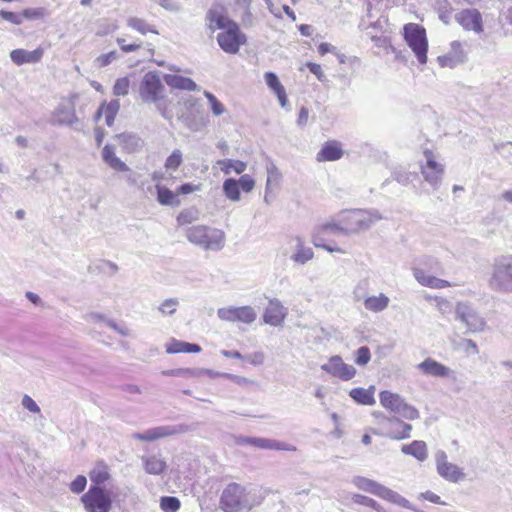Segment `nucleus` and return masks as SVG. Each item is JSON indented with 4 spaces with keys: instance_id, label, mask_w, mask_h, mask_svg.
<instances>
[{
    "instance_id": "nucleus-40",
    "label": "nucleus",
    "mask_w": 512,
    "mask_h": 512,
    "mask_svg": "<svg viewBox=\"0 0 512 512\" xmlns=\"http://www.w3.org/2000/svg\"><path fill=\"white\" fill-rule=\"evenodd\" d=\"M222 190L227 199L232 202H239L241 200V193L239 184L234 178H227L222 185Z\"/></svg>"
},
{
    "instance_id": "nucleus-12",
    "label": "nucleus",
    "mask_w": 512,
    "mask_h": 512,
    "mask_svg": "<svg viewBox=\"0 0 512 512\" xmlns=\"http://www.w3.org/2000/svg\"><path fill=\"white\" fill-rule=\"evenodd\" d=\"M217 316L222 321L240 322L250 325L255 322L257 313L252 306H227L217 310Z\"/></svg>"
},
{
    "instance_id": "nucleus-57",
    "label": "nucleus",
    "mask_w": 512,
    "mask_h": 512,
    "mask_svg": "<svg viewBox=\"0 0 512 512\" xmlns=\"http://www.w3.org/2000/svg\"><path fill=\"white\" fill-rule=\"evenodd\" d=\"M0 18L15 25H21L23 23L22 13L17 14L6 10H0Z\"/></svg>"
},
{
    "instance_id": "nucleus-21",
    "label": "nucleus",
    "mask_w": 512,
    "mask_h": 512,
    "mask_svg": "<svg viewBox=\"0 0 512 512\" xmlns=\"http://www.w3.org/2000/svg\"><path fill=\"white\" fill-rule=\"evenodd\" d=\"M457 22L465 29L480 33L482 28V17L476 9H466L456 16Z\"/></svg>"
},
{
    "instance_id": "nucleus-36",
    "label": "nucleus",
    "mask_w": 512,
    "mask_h": 512,
    "mask_svg": "<svg viewBox=\"0 0 512 512\" xmlns=\"http://www.w3.org/2000/svg\"><path fill=\"white\" fill-rule=\"evenodd\" d=\"M120 109V103L118 100H111L107 104H103L99 107L96 113V119H98L102 114L105 116V122L108 126H112L115 120L116 115L118 114Z\"/></svg>"
},
{
    "instance_id": "nucleus-8",
    "label": "nucleus",
    "mask_w": 512,
    "mask_h": 512,
    "mask_svg": "<svg viewBox=\"0 0 512 512\" xmlns=\"http://www.w3.org/2000/svg\"><path fill=\"white\" fill-rule=\"evenodd\" d=\"M404 38L408 46L415 53L421 64L427 62L428 42L426 31L423 27L415 23H408L404 26Z\"/></svg>"
},
{
    "instance_id": "nucleus-1",
    "label": "nucleus",
    "mask_w": 512,
    "mask_h": 512,
    "mask_svg": "<svg viewBox=\"0 0 512 512\" xmlns=\"http://www.w3.org/2000/svg\"><path fill=\"white\" fill-rule=\"evenodd\" d=\"M382 219L376 209H352L338 214L337 221L323 225V230H330L336 234L351 235L368 230L374 223Z\"/></svg>"
},
{
    "instance_id": "nucleus-35",
    "label": "nucleus",
    "mask_w": 512,
    "mask_h": 512,
    "mask_svg": "<svg viewBox=\"0 0 512 512\" xmlns=\"http://www.w3.org/2000/svg\"><path fill=\"white\" fill-rule=\"evenodd\" d=\"M201 351V347L198 344L188 343L176 339H172L166 345V352L169 354L175 353H199Z\"/></svg>"
},
{
    "instance_id": "nucleus-42",
    "label": "nucleus",
    "mask_w": 512,
    "mask_h": 512,
    "mask_svg": "<svg viewBox=\"0 0 512 512\" xmlns=\"http://www.w3.org/2000/svg\"><path fill=\"white\" fill-rule=\"evenodd\" d=\"M266 171H267V180H266L265 188H266V193H270V191L272 190V188L274 186L279 185L281 178H282V174L273 162H269L266 165Z\"/></svg>"
},
{
    "instance_id": "nucleus-51",
    "label": "nucleus",
    "mask_w": 512,
    "mask_h": 512,
    "mask_svg": "<svg viewBox=\"0 0 512 512\" xmlns=\"http://www.w3.org/2000/svg\"><path fill=\"white\" fill-rule=\"evenodd\" d=\"M371 359V352L367 346H361L355 351V363L359 366H365Z\"/></svg>"
},
{
    "instance_id": "nucleus-56",
    "label": "nucleus",
    "mask_w": 512,
    "mask_h": 512,
    "mask_svg": "<svg viewBox=\"0 0 512 512\" xmlns=\"http://www.w3.org/2000/svg\"><path fill=\"white\" fill-rule=\"evenodd\" d=\"M87 485V479L83 475L77 476L70 484V490L75 493L79 494L84 491L85 487Z\"/></svg>"
},
{
    "instance_id": "nucleus-11",
    "label": "nucleus",
    "mask_w": 512,
    "mask_h": 512,
    "mask_svg": "<svg viewBox=\"0 0 512 512\" xmlns=\"http://www.w3.org/2000/svg\"><path fill=\"white\" fill-rule=\"evenodd\" d=\"M247 41L246 35L240 30L238 24L232 25L217 35V42L220 48L228 54H237L240 47Z\"/></svg>"
},
{
    "instance_id": "nucleus-27",
    "label": "nucleus",
    "mask_w": 512,
    "mask_h": 512,
    "mask_svg": "<svg viewBox=\"0 0 512 512\" xmlns=\"http://www.w3.org/2000/svg\"><path fill=\"white\" fill-rule=\"evenodd\" d=\"M413 276L417 282L422 285L433 289H442L452 286L450 282L427 274L421 268H413Z\"/></svg>"
},
{
    "instance_id": "nucleus-25",
    "label": "nucleus",
    "mask_w": 512,
    "mask_h": 512,
    "mask_svg": "<svg viewBox=\"0 0 512 512\" xmlns=\"http://www.w3.org/2000/svg\"><path fill=\"white\" fill-rule=\"evenodd\" d=\"M102 160L111 169L117 172H130V167L116 155V148L113 145L107 144L103 147L101 152Z\"/></svg>"
},
{
    "instance_id": "nucleus-34",
    "label": "nucleus",
    "mask_w": 512,
    "mask_h": 512,
    "mask_svg": "<svg viewBox=\"0 0 512 512\" xmlns=\"http://www.w3.org/2000/svg\"><path fill=\"white\" fill-rule=\"evenodd\" d=\"M264 78L268 87L277 95L280 105L285 107L287 102L286 92L277 75L273 72H266Z\"/></svg>"
},
{
    "instance_id": "nucleus-39",
    "label": "nucleus",
    "mask_w": 512,
    "mask_h": 512,
    "mask_svg": "<svg viewBox=\"0 0 512 512\" xmlns=\"http://www.w3.org/2000/svg\"><path fill=\"white\" fill-rule=\"evenodd\" d=\"M217 164L220 166L225 175H229L232 171L239 175L242 174L247 168V164L245 162L234 159L218 160Z\"/></svg>"
},
{
    "instance_id": "nucleus-41",
    "label": "nucleus",
    "mask_w": 512,
    "mask_h": 512,
    "mask_svg": "<svg viewBox=\"0 0 512 512\" xmlns=\"http://www.w3.org/2000/svg\"><path fill=\"white\" fill-rule=\"evenodd\" d=\"M157 200L161 205L177 206L179 200L177 199V193L172 192L170 189L163 187L159 184L156 185Z\"/></svg>"
},
{
    "instance_id": "nucleus-5",
    "label": "nucleus",
    "mask_w": 512,
    "mask_h": 512,
    "mask_svg": "<svg viewBox=\"0 0 512 512\" xmlns=\"http://www.w3.org/2000/svg\"><path fill=\"white\" fill-rule=\"evenodd\" d=\"M185 234L191 243L205 250L219 251L225 244V234L222 230L205 225L188 227Z\"/></svg>"
},
{
    "instance_id": "nucleus-53",
    "label": "nucleus",
    "mask_w": 512,
    "mask_h": 512,
    "mask_svg": "<svg viewBox=\"0 0 512 512\" xmlns=\"http://www.w3.org/2000/svg\"><path fill=\"white\" fill-rule=\"evenodd\" d=\"M239 188L245 193H250L255 187V180L249 174L242 175L238 180Z\"/></svg>"
},
{
    "instance_id": "nucleus-64",
    "label": "nucleus",
    "mask_w": 512,
    "mask_h": 512,
    "mask_svg": "<svg viewBox=\"0 0 512 512\" xmlns=\"http://www.w3.org/2000/svg\"><path fill=\"white\" fill-rule=\"evenodd\" d=\"M222 374H225V372H217L211 369H204V368H195V377H201L203 375H207L210 378H216V377H223Z\"/></svg>"
},
{
    "instance_id": "nucleus-49",
    "label": "nucleus",
    "mask_w": 512,
    "mask_h": 512,
    "mask_svg": "<svg viewBox=\"0 0 512 512\" xmlns=\"http://www.w3.org/2000/svg\"><path fill=\"white\" fill-rule=\"evenodd\" d=\"M179 301L176 298H169L164 300L159 306L158 310L162 315H173L176 312Z\"/></svg>"
},
{
    "instance_id": "nucleus-46",
    "label": "nucleus",
    "mask_w": 512,
    "mask_h": 512,
    "mask_svg": "<svg viewBox=\"0 0 512 512\" xmlns=\"http://www.w3.org/2000/svg\"><path fill=\"white\" fill-rule=\"evenodd\" d=\"M48 11L44 7L27 8L22 11V20H40L48 16Z\"/></svg>"
},
{
    "instance_id": "nucleus-22",
    "label": "nucleus",
    "mask_w": 512,
    "mask_h": 512,
    "mask_svg": "<svg viewBox=\"0 0 512 512\" xmlns=\"http://www.w3.org/2000/svg\"><path fill=\"white\" fill-rule=\"evenodd\" d=\"M416 367L424 375L432 377L448 378L453 373V371L449 367L441 364L440 362L432 358H426Z\"/></svg>"
},
{
    "instance_id": "nucleus-15",
    "label": "nucleus",
    "mask_w": 512,
    "mask_h": 512,
    "mask_svg": "<svg viewBox=\"0 0 512 512\" xmlns=\"http://www.w3.org/2000/svg\"><path fill=\"white\" fill-rule=\"evenodd\" d=\"M382 435L396 440L410 437L412 426L396 417H383L381 422Z\"/></svg>"
},
{
    "instance_id": "nucleus-10",
    "label": "nucleus",
    "mask_w": 512,
    "mask_h": 512,
    "mask_svg": "<svg viewBox=\"0 0 512 512\" xmlns=\"http://www.w3.org/2000/svg\"><path fill=\"white\" fill-rule=\"evenodd\" d=\"M164 85L157 72L146 73L139 85V95L143 102L158 103L163 98Z\"/></svg>"
},
{
    "instance_id": "nucleus-7",
    "label": "nucleus",
    "mask_w": 512,
    "mask_h": 512,
    "mask_svg": "<svg viewBox=\"0 0 512 512\" xmlns=\"http://www.w3.org/2000/svg\"><path fill=\"white\" fill-rule=\"evenodd\" d=\"M195 430V424L163 425L150 428L144 432L133 433L132 438L139 441L153 442L162 438L181 435Z\"/></svg>"
},
{
    "instance_id": "nucleus-4",
    "label": "nucleus",
    "mask_w": 512,
    "mask_h": 512,
    "mask_svg": "<svg viewBox=\"0 0 512 512\" xmlns=\"http://www.w3.org/2000/svg\"><path fill=\"white\" fill-rule=\"evenodd\" d=\"M488 287L497 293L512 294V254L500 255L494 259Z\"/></svg>"
},
{
    "instance_id": "nucleus-24",
    "label": "nucleus",
    "mask_w": 512,
    "mask_h": 512,
    "mask_svg": "<svg viewBox=\"0 0 512 512\" xmlns=\"http://www.w3.org/2000/svg\"><path fill=\"white\" fill-rule=\"evenodd\" d=\"M437 61L441 67L450 68L463 63L465 61V53L462 49L461 43L458 41H453L451 43V50L447 54L439 56Z\"/></svg>"
},
{
    "instance_id": "nucleus-43",
    "label": "nucleus",
    "mask_w": 512,
    "mask_h": 512,
    "mask_svg": "<svg viewBox=\"0 0 512 512\" xmlns=\"http://www.w3.org/2000/svg\"><path fill=\"white\" fill-rule=\"evenodd\" d=\"M127 24H128L129 27H131L132 29L140 32L141 34H146L148 32H152V33H155V34L158 33L145 20L137 18V17L129 18Z\"/></svg>"
},
{
    "instance_id": "nucleus-18",
    "label": "nucleus",
    "mask_w": 512,
    "mask_h": 512,
    "mask_svg": "<svg viewBox=\"0 0 512 512\" xmlns=\"http://www.w3.org/2000/svg\"><path fill=\"white\" fill-rule=\"evenodd\" d=\"M205 20L211 33H214L217 29L224 31L237 24L227 16L222 6L211 7L206 13Z\"/></svg>"
},
{
    "instance_id": "nucleus-50",
    "label": "nucleus",
    "mask_w": 512,
    "mask_h": 512,
    "mask_svg": "<svg viewBox=\"0 0 512 512\" xmlns=\"http://www.w3.org/2000/svg\"><path fill=\"white\" fill-rule=\"evenodd\" d=\"M119 57V54L116 51H110L109 53L102 54L98 56L94 60V65L97 68H103L111 64L113 61L117 60Z\"/></svg>"
},
{
    "instance_id": "nucleus-55",
    "label": "nucleus",
    "mask_w": 512,
    "mask_h": 512,
    "mask_svg": "<svg viewBox=\"0 0 512 512\" xmlns=\"http://www.w3.org/2000/svg\"><path fill=\"white\" fill-rule=\"evenodd\" d=\"M163 374L167 375V376L192 378V377H195V369H189V368L171 369V370L163 371Z\"/></svg>"
},
{
    "instance_id": "nucleus-17",
    "label": "nucleus",
    "mask_w": 512,
    "mask_h": 512,
    "mask_svg": "<svg viewBox=\"0 0 512 512\" xmlns=\"http://www.w3.org/2000/svg\"><path fill=\"white\" fill-rule=\"evenodd\" d=\"M321 369L343 381H349L356 375V369L352 365L344 363L340 356H332L327 363L321 366Z\"/></svg>"
},
{
    "instance_id": "nucleus-30",
    "label": "nucleus",
    "mask_w": 512,
    "mask_h": 512,
    "mask_svg": "<svg viewBox=\"0 0 512 512\" xmlns=\"http://www.w3.org/2000/svg\"><path fill=\"white\" fill-rule=\"evenodd\" d=\"M165 82L168 86L179 89V90H187V91H199L200 87L188 77H183L180 75H165Z\"/></svg>"
},
{
    "instance_id": "nucleus-33",
    "label": "nucleus",
    "mask_w": 512,
    "mask_h": 512,
    "mask_svg": "<svg viewBox=\"0 0 512 512\" xmlns=\"http://www.w3.org/2000/svg\"><path fill=\"white\" fill-rule=\"evenodd\" d=\"M375 386L369 388H354L349 392V396L357 403L362 405H373L375 404Z\"/></svg>"
},
{
    "instance_id": "nucleus-44",
    "label": "nucleus",
    "mask_w": 512,
    "mask_h": 512,
    "mask_svg": "<svg viewBox=\"0 0 512 512\" xmlns=\"http://www.w3.org/2000/svg\"><path fill=\"white\" fill-rule=\"evenodd\" d=\"M352 501L356 504L370 507V508L376 510L377 512H385L384 508L379 503H377L374 499L367 497L365 495L353 494Z\"/></svg>"
},
{
    "instance_id": "nucleus-13",
    "label": "nucleus",
    "mask_w": 512,
    "mask_h": 512,
    "mask_svg": "<svg viewBox=\"0 0 512 512\" xmlns=\"http://www.w3.org/2000/svg\"><path fill=\"white\" fill-rule=\"evenodd\" d=\"M456 319L465 324L469 332L476 333L484 330L486 322L468 303L459 302L455 308Z\"/></svg>"
},
{
    "instance_id": "nucleus-31",
    "label": "nucleus",
    "mask_w": 512,
    "mask_h": 512,
    "mask_svg": "<svg viewBox=\"0 0 512 512\" xmlns=\"http://www.w3.org/2000/svg\"><path fill=\"white\" fill-rule=\"evenodd\" d=\"M115 139L118 140L123 150L128 153H134L141 149L143 142L140 137L132 133H121L115 135Z\"/></svg>"
},
{
    "instance_id": "nucleus-48",
    "label": "nucleus",
    "mask_w": 512,
    "mask_h": 512,
    "mask_svg": "<svg viewBox=\"0 0 512 512\" xmlns=\"http://www.w3.org/2000/svg\"><path fill=\"white\" fill-rule=\"evenodd\" d=\"M160 507L164 512H176L180 508V501L176 497L165 496L161 498Z\"/></svg>"
},
{
    "instance_id": "nucleus-23",
    "label": "nucleus",
    "mask_w": 512,
    "mask_h": 512,
    "mask_svg": "<svg viewBox=\"0 0 512 512\" xmlns=\"http://www.w3.org/2000/svg\"><path fill=\"white\" fill-rule=\"evenodd\" d=\"M44 54V50L41 47L36 48L33 51L25 49H14L10 52V58L12 62L18 66L23 64L38 63Z\"/></svg>"
},
{
    "instance_id": "nucleus-58",
    "label": "nucleus",
    "mask_w": 512,
    "mask_h": 512,
    "mask_svg": "<svg viewBox=\"0 0 512 512\" xmlns=\"http://www.w3.org/2000/svg\"><path fill=\"white\" fill-rule=\"evenodd\" d=\"M222 375H223V378L231 380L236 385L241 386V387H247V386H249V385L254 383L253 380H251L249 378H246V377H243V376L234 375V374H230V373H225V374H222Z\"/></svg>"
},
{
    "instance_id": "nucleus-26",
    "label": "nucleus",
    "mask_w": 512,
    "mask_h": 512,
    "mask_svg": "<svg viewBox=\"0 0 512 512\" xmlns=\"http://www.w3.org/2000/svg\"><path fill=\"white\" fill-rule=\"evenodd\" d=\"M291 244L295 248V253L291 255V259L298 264L304 265L314 257L313 250L304 245L301 237L295 236L290 239Z\"/></svg>"
},
{
    "instance_id": "nucleus-60",
    "label": "nucleus",
    "mask_w": 512,
    "mask_h": 512,
    "mask_svg": "<svg viewBox=\"0 0 512 512\" xmlns=\"http://www.w3.org/2000/svg\"><path fill=\"white\" fill-rule=\"evenodd\" d=\"M22 406L32 413H40L38 404L28 395H24L21 402Z\"/></svg>"
},
{
    "instance_id": "nucleus-19",
    "label": "nucleus",
    "mask_w": 512,
    "mask_h": 512,
    "mask_svg": "<svg viewBox=\"0 0 512 512\" xmlns=\"http://www.w3.org/2000/svg\"><path fill=\"white\" fill-rule=\"evenodd\" d=\"M426 164L421 166V173L426 182L437 188L442 181L444 167L433 159L431 151H425Z\"/></svg>"
},
{
    "instance_id": "nucleus-37",
    "label": "nucleus",
    "mask_w": 512,
    "mask_h": 512,
    "mask_svg": "<svg viewBox=\"0 0 512 512\" xmlns=\"http://www.w3.org/2000/svg\"><path fill=\"white\" fill-rule=\"evenodd\" d=\"M401 450L404 454L412 455L419 461H424L428 457L427 445L424 441H413L409 445H403Z\"/></svg>"
},
{
    "instance_id": "nucleus-9",
    "label": "nucleus",
    "mask_w": 512,
    "mask_h": 512,
    "mask_svg": "<svg viewBox=\"0 0 512 512\" xmlns=\"http://www.w3.org/2000/svg\"><path fill=\"white\" fill-rule=\"evenodd\" d=\"M381 405L395 414H399L405 419L415 420L420 417L419 411L412 405H409L402 396L390 391H381L379 394Z\"/></svg>"
},
{
    "instance_id": "nucleus-32",
    "label": "nucleus",
    "mask_w": 512,
    "mask_h": 512,
    "mask_svg": "<svg viewBox=\"0 0 512 512\" xmlns=\"http://www.w3.org/2000/svg\"><path fill=\"white\" fill-rule=\"evenodd\" d=\"M390 299L384 293L373 295L364 299V307L366 310L379 313L384 311L389 305Z\"/></svg>"
},
{
    "instance_id": "nucleus-28",
    "label": "nucleus",
    "mask_w": 512,
    "mask_h": 512,
    "mask_svg": "<svg viewBox=\"0 0 512 512\" xmlns=\"http://www.w3.org/2000/svg\"><path fill=\"white\" fill-rule=\"evenodd\" d=\"M141 461L146 473L160 475L167 468L166 462L160 455L142 456Z\"/></svg>"
},
{
    "instance_id": "nucleus-2",
    "label": "nucleus",
    "mask_w": 512,
    "mask_h": 512,
    "mask_svg": "<svg viewBox=\"0 0 512 512\" xmlns=\"http://www.w3.org/2000/svg\"><path fill=\"white\" fill-rule=\"evenodd\" d=\"M263 499L255 487L232 482L223 489L219 507L223 512H241L259 506Z\"/></svg>"
},
{
    "instance_id": "nucleus-61",
    "label": "nucleus",
    "mask_w": 512,
    "mask_h": 512,
    "mask_svg": "<svg viewBox=\"0 0 512 512\" xmlns=\"http://www.w3.org/2000/svg\"><path fill=\"white\" fill-rule=\"evenodd\" d=\"M306 66L308 67L309 71L311 73H313L317 79L321 82L325 81L326 79V76L321 68V66L319 64H316V63H313V62H308L306 64Z\"/></svg>"
},
{
    "instance_id": "nucleus-63",
    "label": "nucleus",
    "mask_w": 512,
    "mask_h": 512,
    "mask_svg": "<svg viewBox=\"0 0 512 512\" xmlns=\"http://www.w3.org/2000/svg\"><path fill=\"white\" fill-rule=\"evenodd\" d=\"M434 301H435L436 307L442 314H446L451 311L452 306H451V303L447 299H444L441 297H435Z\"/></svg>"
},
{
    "instance_id": "nucleus-29",
    "label": "nucleus",
    "mask_w": 512,
    "mask_h": 512,
    "mask_svg": "<svg viewBox=\"0 0 512 512\" xmlns=\"http://www.w3.org/2000/svg\"><path fill=\"white\" fill-rule=\"evenodd\" d=\"M343 155L341 146L336 141H328L317 154L318 161H336Z\"/></svg>"
},
{
    "instance_id": "nucleus-38",
    "label": "nucleus",
    "mask_w": 512,
    "mask_h": 512,
    "mask_svg": "<svg viewBox=\"0 0 512 512\" xmlns=\"http://www.w3.org/2000/svg\"><path fill=\"white\" fill-rule=\"evenodd\" d=\"M89 476L90 480L95 484L94 486H101L110 478L109 467L103 462H99L91 470Z\"/></svg>"
},
{
    "instance_id": "nucleus-47",
    "label": "nucleus",
    "mask_w": 512,
    "mask_h": 512,
    "mask_svg": "<svg viewBox=\"0 0 512 512\" xmlns=\"http://www.w3.org/2000/svg\"><path fill=\"white\" fill-rule=\"evenodd\" d=\"M204 95L210 104L211 111L214 116H220L226 112L223 104L212 93L204 91Z\"/></svg>"
},
{
    "instance_id": "nucleus-59",
    "label": "nucleus",
    "mask_w": 512,
    "mask_h": 512,
    "mask_svg": "<svg viewBox=\"0 0 512 512\" xmlns=\"http://www.w3.org/2000/svg\"><path fill=\"white\" fill-rule=\"evenodd\" d=\"M395 181L402 185H407L411 181V174L405 170H395L392 174Z\"/></svg>"
},
{
    "instance_id": "nucleus-14",
    "label": "nucleus",
    "mask_w": 512,
    "mask_h": 512,
    "mask_svg": "<svg viewBox=\"0 0 512 512\" xmlns=\"http://www.w3.org/2000/svg\"><path fill=\"white\" fill-rule=\"evenodd\" d=\"M437 473L445 480L457 483L465 478V473L457 465L450 463L447 454L443 450L435 453Z\"/></svg>"
},
{
    "instance_id": "nucleus-6",
    "label": "nucleus",
    "mask_w": 512,
    "mask_h": 512,
    "mask_svg": "<svg viewBox=\"0 0 512 512\" xmlns=\"http://www.w3.org/2000/svg\"><path fill=\"white\" fill-rule=\"evenodd\" d=\"M352 483L360 490L371 493L383 500L396 504L400 507L416 510L415 507L406 498L401 496L398 492L365 477L356 476L353 478Z\"/></svg>"
},
{
    "instance_id": "nucleus-16",
    "label": "nucleus",
    "mask_w": 512,
    "mask_h": 512,
    "mask_svg": "<svg viewBox=\"0 0 512 512\" xmlns=\"http://www.w3.org/2000/svg\"><path fill=\"white\" fill-rule=\"evenodd\" d=\"M238 445H250L259 449L278 450V451H295L296 447L275 439H268L262 437H246L239 436L236 438Z\"/></svg>"
},
{
    "instance_id": "nucleus-62",
    "label": "nucleus",
    "mask_w": 512,
    "mask_h": 512,
    "mask_svg": "<svg viewBox=\"0 0 512 512\" xmlns=\"http://www.w3.org/2000/svg\"><path fill=\"white\" fill-rule=\"evenodd\" d=\"M200 189H201L200 184L195 185V184H191V183H185L177 188L176 193H177V195L178 194L187 195V194L199 191Z\"/></svg>"
},
{
    "instance_id": "nucleus-52",
    "label": "nucleus",
    "mask_w": 512,
    "mask_h": 512,
    "mask_svg": "<svg viewBox=\"0 0 512 512\" xmlns=\"http://www.w3.org/2000/svg\"><path fill=\"white\" fill-rule=\"evenodd\" d=\"M130 81L127 77L119 78L113 86V93L116 96H125L128 94Z\"/></svg>"
},
{
    "instance_id": "nucleus-3",
    "label": "nucleus",
    "mask_w": 512,
    "mask_h": 512,
    "mask_svg": "<svg viewBox=\"0 0 512 512\" xmlns=\"http://www.w3.org/2000/svg\"><path fill=\"white\" fill-rule=\"evenodd\" d=\"M126 497L120 490H108L104 486H90L81 497L86 512H110L113 504L121 508Z\"/></svg>"
},
{
    "instance_id": "nucleus-54",
    "label": "nucleus",
    "mask_w": 512,
    "mask_h": 512,
    "mask_svg": "<svg viewBox=\"0 0 512 512\" xmlns=\"http://www.w3.org/2000/svg\"><path fill=\"white\" fill-rule=\"evenodd\" d=\"M197 212L194 210H183L177 216V222L179 225L190 224L197 220Z\"/></svg>"
},
{
    "instance_id": "nucleus-45",
    "label": "nucleus",
    "mask_w": 512,
    "mask_h": 512,
    "mask_svg": "<svg viewBox=\"0 0 512 512\" xmlns=\"http://www.w3.org/2000/svg\"><path fill=\"white\" fill-rule=\"evenodd\" d=\"M182 162H183V154H182L181 150L175 149L167 157V159L165 161V164H164V167L167 170L175 171V170H177L179 168V166L182 164Z\"/></svg>"
},
{
    "instance_id": "nucleus-20",
    "label": "nucleus",
    "mask_w": 512,
    "mask_h": 512,
    "mask_svg": "<svg viewBox=\"0 0 512 512\" xmlns=\"http://www.w3.org/2000/svg\"><path fill=\"white\" fill-rule=\"evenodd\" d=\"M288 309L277 298L269 300L263 314V321L273 327L282 326L287 317Z\"/></svg>"
}]
</instances>
